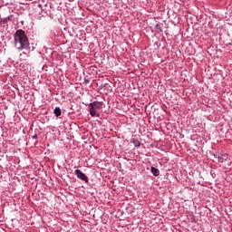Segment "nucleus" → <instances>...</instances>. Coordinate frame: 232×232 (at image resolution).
I'll return each instance as SVG.
<instances>
[{"instance_id": "nucleus-4", "label": "nucleus", "mask_w": 232, "mask_h": 232, "mask_svg": "<svg viewBox=\"0 0 232 232\" xmlns=\"http://www.w3.org/2000/svg\"><path fill=\"white\" fill-rule=\"evenodd\" d=\"M150 171L154 177H159V175H160V170L155 167H151Z\"/></svg>"}, {"instance_id": "nucleus-6", "label": "nucleus", "mask_w": 232, "mask_h": 232, "mask_svg": "<svg viewBox=\"0 0 232 232\" xmlns=\"http://www.w3.org/2000/svg\"><path fill=\"white\" fill-rule=\"evenodd\" d=\"M132 143L136 148H139V146H140V141H139V140H133Z\"/></svg>"}, {"instance_id": "nucleus-5", "label": "nucleus", "mask_w": 232, "mask_h": 232, "mask_svg": "<svg viewBox=\"0 0 232 232\" xmlns=\"http://www.w3.org/2000/svg\"><path fill=\"white\" fill-rule=\"evenodd\" d=\"M53 113H54L55 117H61L63 111H61L60 107H56L53 111Z\"/></svg>"}, {"instance_id": "nucleus-8", "label": "nucleus", "mask_w": 232, "mask_h": 232, "mask_svg": "<svg viewBox=\"0 0 232 232\" xmlns=\"http://www.w3.org/2000/svg\"><path fill=\"white\" fill-rule=\"evenodd\" d=\"M85 82H86V83H88V82H90V81H88V80H85Z\"/></svg>"}, {"instance_id": "nucleus-2", "label": "nucleus", "mask_w": 232, "mask_h": 232, "mask_svg": "<svg viewBox=\"0 0 232 232\" xmlns=\"http://www.w3.org/2000/svg\"><path fill=\"white\" fill-rule=\"evenodd\" d=\"M102 102H94L89 104V111L92 117H100L101 114L97 113V110H102Z\"/></svg>"}, {"instance_id": "nucleus-7", "label": "nucleus", "mask_w": 232, "mask_h": 232, "mask_svg": "<svg viewBox=\"0 0 232 232\" xmlns=\"http://www.w3.org/2000/svg\"><path fill=\"white\" fill-rule=\"evenodd\" d=\"M224 160H226V158H224V156H218V162H224Z\"/></svg>"}, {"instance_id": "nucleus-3", "label": "nucleus", "mask_w": 232, "mask_h": 232, "mask_svg": "<svg viewBox=\"0 0 232 232\" xmlns=\"http://www.w3.org/2000/svg\"><path fill=\"white\" fill-rule=\"evenodd\" d=\"M74 175H76L77 178L80 179L81 180H84L85 183H88V176L86 174L82 173V171H81V169L74 170Z\"/></svg>"}, {"instance_id": "nucleus-1", "label": "nucleus", "mask_w": 232, "mask_h": 232, "mask_svg": "<svg viewBox=\"0 0 232 232\" xmlns=\"http://www.w3.org/2000/svg\"><path fill=\"white\" fill-rule=\"evenodd\" d=\"M14 48L19 52L30 49V41L28 40V36L24 31L21 29L17 30L14 35Z\"/></svg>"}]
</instances>
